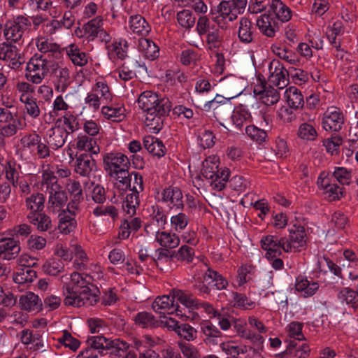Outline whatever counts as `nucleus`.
Listing matches in <instances>:
<instances>
[{"label": "nucleus", "instance_id": "7", "mask_svg": "<svg viewBox=\"0 0 358 358\" xmlns=\"http://www.w3.org/2000/svg\"><path fill=\"white\" fill-rule=\"evenodd\" d=\"M262 248L266 251L265 257L267 259H273L282 254V250L285 248V238L274 235H267L262 238Z\"/></svg>", "mask_w": 358, "mask_h": 358}, {"label": "nucleus", "instance_id": "31", "mask_svg": "<svg viewBox=\"0 0 358 358\" xmlns=\"http://www.w3.org/2000/svg\"><path fill=\"white\" fill-rule=\"evenodd\" d=\"M76 148L94 155H96L100 152V148L96 139L85 135L78 136L76 142Z\"/></svg>", "mask_w": 358, "mask_h": 358}, {"label": "nucleus", "instance_id": "58", "mask_svg": "<svg viewBox=\"0 0 358 358\" xmlns=\"http://www.w3.org/2000/svg\"><path fill=\"white\" fill-rule=\"evenodd\" d=\"M178 23L184 28L189 29L195 24L196 17L189 10H182L178 13Z\"/></svg>", "mask_w": 358, "mask_h": 358}, {"label": "nucleus", "instance_id": "8", "mask_svg": "<svg viewBox=\"0 0 358 358\" xmlns=\"http://www.w3.org/2000/svg\"><path fill=\"white\" fill-rule=\"evenodd\" d=\"M253 93L257 99L267 106L276 103L280 99L278 90L261 80L254 86Z\"/></svg>", "mask_w": 358, "mask_h": 358}, {"label": "nucleus", "instance_id": "21", "mask_svg": "<svg viewBox=\"0 0 358 358\" xmlns=\"http://www.w3.org/2000/svg\"><path fill=\"white\" fill-rule=\"evenodd\" d=\"M36 45L38 50L44 54L51 55L54 59H59L62 49L56 43H53L45 36H40L36 38Z\"/></svg>", "mask_w": 358, "mask_h": 358}, {"label": "nucleus", "instance_id": "44", "mask_svg": "<svg viewBox=\"0 0 358 358\" xmlns=\"http://www.w3.org/2000/svg\"><path fill=\"white\" fill-rule=\"evenodd\" d=\"M36 278V272L29 266L19 268L13 275V280L17 284L31 282Z\"/></svg>", "mask_w": 358, "mask_h": 358}, {"label": "nucleus", "instance_id": "56", "mask_svg": "<svg viewBox=\"0 0 358 358\" xmlns=\"http://www.w3.org/2000/svg\"><path fill=\"white\" fill-rule=\"evenodd\" d=\"M230 171L228 169H224L220 173L216 174L214 180L211 182L210 185L213 189L217 191H222L226 187V183L229 182Z\"/></svg>", "mask_w": 358, "mask_h": 358}, {"label": "nucleus", "instance_id": "52", "mask_svg": "<svg viewBox=\"0 0 358 358\" xmlns=\"http://www.w3.org/2000/svg\"><path fill=\"white\" fill-rule=\"evenodd\" d=\"M18 119L20 117L15 106L6 105L5 107H0V122L7 124Z\"/></svg>", "mask_w": 358, "mask_h": 358}, {"label": "nucleus", "instance_id": "50", "mask_svg": "<svg viewBox=\"0 0 358 358\" xmlns=\"http://www.w3.org/2000/svg\"><path fill=\"white\" fill-rule=\"evenodd\" d=\"M124 108L122 107L103 106L101 109L103 115L113 122H120L124 118Z\"/></svg>", "mask_w": 358, "mask_h": 358}, {"label": "nucleus", "instance_id": "23", "mask_svg": "<svg viewBox=\"0 0 358 358\" xmlns=\"http://www.w3.org/2000/svg\"><path fill=\"white\" fill-rule=\"evenodd\" d=\"M238 36L244 43H252L255 36V28L247 17H241L239 22Z\"/></svg>", "mask_w": 358, "mask_h": 358}, {"label": "nucleus", "instance_id": "32", "mask_svg": "<svg viewBox=\"0 0 358 358\" xmlns=\"http://www.w3.org/2000/svg\"><path fill=\"white\" fill-rule=\"evenodd\" d=\"M66 52L73 64L83 66L87 63L86 54L76 44H70L66 48Z\"/></svg>", "mask_w": 358, "mask_h": 358}, {"label": "nucleus", "instance_id": "13", "mask_svg": "<svg viewBox=\"0 0 358 358\" xmlns=\"http://www.w3.org/2000/svg\"><path fill=\"white\" fill-rule=\"evenodd\" d=\"M220 85L228 96L235 98L243 92L245 82L239 77L230 75L220 80Z\"/></svg>", "mask_w": 358, "mask_h": 358}, {"label": "nucleus", "instance_id": "2", "mask_svg": "<svg viewBox=\"0 0 358 358\" xmlns=\"http://www.w3.org/2000/svg\"><path fill=\"white\" fill-rule=\"evenodd\" d=\"M171 109V103L166 97H158L152 107V111H149L145 115V123L147 127L152 133H158L163 127L164 120Z\"/></svg>", "mask_w": 358, "mask_h": 358}, {"label": "nucleus", "instance_id": "1", "mask_svg": "<svg viewBox=\"0 0 358 358\" xmlns=\"http://www.w3.org/2000/svg\"><path fill=\"white\" fill-rule=\"evenodd\" d=\"M42 188L48 194V208L57 213L66 204L68 197L65 191L58 183L57 177L52 173L45 171L42 174Z\"/></svg>", "mask_w": 358, "mask_h": 358}, {"label": "nucleus", "instance_id": "37", "mask_svg": "<svg viewBox=\"0 0 358 358\" xmlns=\"http://www.w3.org/2000/svg\"><path fill=\"white\" fill-rule=\"evenodd\" d=\"M135 324L142 328H156L159 327V322L154 315L148 312H140L136 315L134 319Z\"/></svg>", "mask_w": 358, "mask_h": 358}, {"label": "nucleus", "instance_id": "20", "mask_svg": "<svg viewBox=\"0 0 358 358\" xmlns=\"http://www.w3.org/2000/svg\"><path fill=\"white\" fill-rule=\"evenodd\" d=\"M85 34H88L92 38L99 37L102 41H108V35L103 28V18L98 16L84 25Z\"/></svg>", "mask_w": 358, "mask_h": 358}, {"label": "nucleus", "instance_id": "17", "mask_svg": "<svg viewBox=\"0 0 358 358\" xmlns=\"http://www.w3.org/2000/svg\"><path fill=\"white\" fill-rule=\"evenodd\" d=\"M96 169V161L87 154H81L77 157L75 171L82 177H89Z\"/></svg>", "mask_w": 358, "mask_h": 358}, {"label": "nucleus", "instance_id": "49", "mask_svg": "<svg viewBox=\"0 0 358 358\" xmlns=\"http://www.w3.org/2000/svg\"><path fill=\"white\" fill-rule=\"evenodd\" d=\"M87 285H90V282L87 280L86 278H83L79 273L74 272L71 275L70 282L66 285L64 295L69 294V292H71V291L81 289L82 287Z\"/></svg>", "mask_w": 358, "mask_h": 358}, {"label": "nucleus", "instance_id": "53", "mask_svg": "<svg viewBox=\"0 0 358 358\" xmlns=\"http://www.w3.org/2000/svg\"><path fill=\"white\" fill-rule=\"evenodd\" d=\"M138 194L136 193L128 194L122 203L123 210L130 217L136 213V207L138 206Z\"/></svg>", "mask_w": 358, "mask_h": 358}, {"label": "nucleus", "instance_id": "41", "mask_svg": "<svg viewBox=\"0 0 358 358\" xmlns=\"http://www.w3.org/2000/svg\"><path fill=\"white\" fill-rule=\"evenodd\" d=\"M22 308L27 310H35L41 308L42 303L38 296L33 292H28L20 298Z\"/></svg>", "mask_w": 358, "mask_h": 358}, {"label": "nucleus", "instance_id": "35", "mask_svg": "<svg viewBox=\"0 0 358 358\" xmlns=\"http://www.w3.org/2000/svg\"><path fill=\"white\" fill-rule=\"evenodd\" d=\"M343 32V24L340 20L334 22L331 25H329L327 27L326 36L331 44L338 50L341 47V43L336 41V36L342 34Z\"/></svg>", "mask_w": 358, "mask_h": 358}, {"label": "nucleus", "instance_id": "24", "mask_svg": "<svg viewBox=\"0 0 358 358\" xmlns=\"http://www.w3.org/2000/svg\"><path fill=\"white\" fill-rule=\"evenodd\" d=\"M317 184L324 189L326 198L329 201L339 200L343 196V192L342 189L336 184L329 183L328 179L320 177L317 180Z\"/></svg>", "mask_w": 358, "mask_h": 358}, {"label": "nucleus", "instance_id": "33", "mask_svg": "<svg viewBox=\"0 0 358 358\" xmlns=\"http://www.w3.org/2000/svg\"><path fill=\"white\" fill-rule=\"evenodd\" d=\"M138 50L142 52L145 57L150 59H155L158 57L159 48L151 40L145 38L138 39Z\"/></svg>", "mask_w": 358, "mask_h": 358}, {"label": "nucleus", "instance_id": "5", "mask_svg": "<svg viewBox=\"0 0 358 358\" xmlns=\"http://www.w3.org/2000/svg\"><path fill=\"white\" fill-rule=\"evenodd\" d=\"M31 25L28 17L18 15L13 20L7 21L3 29V35L6 40L17 43L21 40L24 32Z\"/></svg>", "mask_w": 358, "mask_h": 358}, {"label": "nucleus", "instance_id": "60", "mask_svg": "<svg viewBox=\"0 0 358 358\" xmlns=\"http://www.w3.org/2000/svg\"><path fill=\"white\" fill-rule=\"evenodd\" d=\"M57 341L66 348H69L73 351L77 350L80 344V341L73 337L71 334L67 330L63 331L62 336L58 338Z\"/></svg>", "mask_w": 358, "mask_h": 358}, {"label": "nucleus", "instance_id": "12", "mask_svg": "<svg viewBox=\"0 0 358 358\" xmlns=\"http://www.w3.org/2000/svg\"><path fill=\"white\" fill-rule=\"evenodd\" d=\"M0 59L8 63V66L17 69L24 62L16 46L7 43L0 44Z\"/></svg>", "mask_w": 358, "mask_h": 358}, {"label": "nucleus", "instance_id": "3", "mask_svg": "<svg viewBox=\"0 0 358 358\" xmlns=\"http://www.w3.org/2000/svg\"><path fill=\"white\" fill-rule=\"evenodd\" d=\"M52 62L41 54L33 55L27 64L25 77L34 84H40L48 76Z\"/></svg>", "mask_w": 358, "mask_h": 358}, {"label": "nucleus", "instance_id": "22", "mask_svg": "<svg viewBox=\"0 0 358 358\" xmlns=\"http://www.w3.org/2000/svg\"><path fill=\"white\" fill-rule=\"evenodd\" d=\"M39 141H41V137L38 134H29L23 136L21 138V156L25 159H30L34 157L36 155L35 150Z\"/></svg>", "mask_w": 358, "mask_h": 358}, {"label": "nucleus", "instance_id": "10", "mask_svg": "<svg viewBox=\"0 0 358 358\" xmlns=\"http://www.w3.org/2000/svg\"><path fill=\"white\" fill-rule=\"evenodd\" d=\"M105 170L108 174L117 171L129 169L130 162L128 157L121 152H109L103 157Z\"/></svg>", "mask_w": 358, "mask_h": 358}, {"label": "nucleus", "instance_id": "29", "mask_svg": "<svg viewBox=\"0 0 358 358\" xmlns=\"http://www.w3.org/2000/svg\"><path fill=\"white\" fill-rule=\"evenodd\" d=\"M285 97L288 105L292 108L299 109L304 104L303 95L296 87L292 86L287 89Z\"/></svg>", "mask_w": 358, "mask_h": 358}, {"label": "nucleus", "instance_id": "62", "mask_svg": "<svg viewBox=\"0 0 358 358\" xmlns=\"http://www.w3.org/2000/svg\"><path fill=\"white\" fill-rule=\"evenodd\" d=\"M176 333L178 336L188 341H193L196 338V330L188 324H180L176 328Z\"/></svg>", "mask_w": 358, "mask_h": 358}, {"label": "nucleus", "instance_id": "61", "mask_svg": "<svg viewBox=\"0 0 358 358\" xmlns=\"http://www.w3.org/2000/svg\"><path fill=\"white\" fill-rule=\"evenodd\" d=\"M128 43L125 39L120 38L111 45V50L115 53L117 58L123 60L127 57Z\"/></svg>", "mask_w": 358, "mask_h": 358}, {"label": "nucleus", "instance_id": "48", "mask_svg": "<svg viewBox=\"0 0 358 358\" xmlns=\"http://www.w3.org/2000/svg\"><path fill=\"white\" fill-rule=\"evenodd\" d=\"M201 173L207 179L214 180L218 173L217 159L215 157H209L203 162Z\"/></svg>", "mask_w": 358, "mask_h": 358}, {"label": "nucleus", "instance_id": "42", "mask_svg": "<svg viewBox=\"0 0 358 358\" xmlns=\"http://www.w3.org/2000/svg\"><path fill=\"white\" fill-rule=\"evenodd\" d=\"M159 96L151 91H145L143 92L138 99V104L145 114L149 111H152L153 104L158 101Z\"/></svg>", "mask_w": 358, "mask_h": 358}, {"label": "nucleus", "instance_id": "59", "mask_svg": "<svg viewBox=\"0 0 358 358\" xmlns=\"http://www.w3.org/2000/svg\"><path fill=\"white\" fill-rule=\"evenodd\" d=\"M216 29L215 25L206 16H201L198 19L196 31L199 36L207 35Z\"/></svg>", "mask_w": 358, "mask_h": 358}, {"label": "nucleus", "instance_id": "46", "mask_svg": "<svg viewBox=\"0 0 358 358\" xmlns=\"http://www.w3.org/2000/svg\"><path fill=\"white\" fill-rule=\"evenodd\" d=\"M73 216L71 214L70 215L66 212L59 215V222L58 228L62 234H68L76 229L77 222Z\"/></svg>", "mask_w": 358, "mask_h": 358}, {"label": "nucleus", "instance_id": "63", "mask_svg": "<svg viewBox=\"0 0 358 358\" xmlns=\"http://www.w3.org/2000/svg\"><path fill=\"white\" fill-rule=\"evenodd\" d=\"M87 343L91 348L94 350L110 349V340L102 336H94L87 339Z\"/></svg>", "mask_w": 358, "mask_h": 358}, {"label": "nucleus", "instance_id": "9", "mask_svg": "<svg viewBox=\"0 0 358 358\" xmlns=\"http://www.w3.org/2000/svg\"><path fill=\"white\" fill-rule=\"evenodd\" d=\"M345 117L341 109L329 108L323 115L322 124L326 131H338L342 129Z\"/></svg>", "mask_w": 358, "mask_h": 358}, {"label": "nucleus", "instance_id": "27", "mask_svg": "<svg viewBox=\"0 0 358 358\" xmlns=\"http://www.w3.org/2000/svg\"><path fill=\"white\" fill-rule=\"evenodd\" d=\"M45 197L43 194L34 192L25 198V206L30 210L29 214L42 212L44 208Z\"/></svg>", "mask_w": 358, "mask_h": 358}, {"label": "nucleus", "instance_id": "38", "mask_svg": "<svg viewBox=\"0 0 358 358\" xmlns=\"http://www.w3.org/2000/svg\"><path fill=\"white\" fill-rule=\"evenodd\" d=\"M173 298L178 301L182 305L189 310L196 309L199 301L193 297L192 294H188L180 289H173L172 290Z\"/></svg>", "mask_w": 358, "mask_h": 358}, {"label": "nucleus", "instance_id": "6", "mask_svg": "<svg viewBox=\"0 0 358 358\" xmlns=\"http://www.w3.org/2000/svg\"><path fill=\"white\" fill-rule=\"evenodd\" d=\"M306 234L303 225L299 223L293 224L289 229V238H285V252L301 251L306 245Z\"/></svg>", "mask_w": 358, "mask_h": 358}, {"label": "nucleus", "instance_id": "28", "mask_svg": "<svg viewBox=\"0 0 358 358\" xmlns=\"http://www.w3.org/2000/svg\"><path fill=\"white\" fill-rule=\"evenodd\" d=\"M57 90L64 92L71 83L70 71L67 67L57 66L53 70Z\"/></svg>", "mask_w": 358, "mask_h": 358}, {"label": "nucleus", "instance_id": "4", "mask_svg": "<svg viewBox=\"0 0 358 358\" xmlns=\"http://www.w3.org/2000/svg\"><path fill=\"white\" fill-rule=\"evenodd\" d=\"M98 299V295L96 292H92L89 285H87L82 287L81 289L71 291V292H69V294H65L64 303L66 306L75 307L85 305L93 306L97 302Z\"/></svg>", "mask_w": 358, "mask_h": 358}, {"label": "nucleus", "instance_id": "25", "mask_svg": "<svg viewBox=\"0 0 358 358\" xmlns=\"http://www.w3.org/2000/svg\"><path fill=\"white\" fill-rule=\"evenodd\" d=\"M143 145L150 153L158 157H163L166 153V148L162 141L152 136L144 138Z\"/></svg>", "mask_w": 358, "mask_h": 358}, {"label": "nucleus", "instance_id": "30", "mask_svg": "<svg viewBox=\"0 0 358 358\" xmlns=\"http://www.w3.org/2000/svg\"><path fill=\"white\" fill-rule=\"evenodd\" d=\"M129 28L134 32L138 35L145 36L150 30L148 23L145 18L140 15H132L129 18Z\"/></svg>", "mask_w": 358, "mask_h": 358}, {"label": "nucleus", "instance_id": "43", "mask_svg": "<svg viewBox=\"0 0 358 358\" xmlns=\"http://www.w3.org/2000/svg\"><path fill=\"white\" fill-rule=\"evenodd\" d=\"M296 289L302 293L304 297L313 296L317 290L319 286L317 282L310 283L307 279L299 277L296 280Z\"/></svg>", "mask_w": 358, "mask_h": 358}, {"label": "nucleus", "instance_id": "34", "mask_svg": "<svg viewBox=\"0 0 358 358\" xmlns=\"http://www.w3.org/2000/svg\"><path fill=\"white\" fill-rule=\"evenodd\" d=\"M27 218L32 224L36 227L38 231H46L52 227L50 218L41 212L29 214Z\"/></svg>", "mask_w": 358, "mask_h": 358}, {"label": "nucleus", "instance_id": "51", "mask_svg": "<svg viewBox=\"0 0 358 358\" xmlns=\"http://www.w3.org/2000/svg\"><path fill=\"white\" fill-rule=\"evenodd\" d=\"M20 101L24 103L25 110L30 117L37 118L40 115L41 110L35 99L22 94L20 96Z\"/></svg>", "mask_w": 358, "mask_h": 358}, {"label": "nucleus", "instance_id": "26", "mask_svg": "<svg viewBox=\"0 0 358 358\" xmlns=\"http://www.w3.org/2000/svg\"><path fill=\"white\" fill-rule=\"evenodd\" d=\"M155 241L164 248L173 249L180 244V238L175 234L166 231H156Z\"/></svg>", "mask_w": 358, "mask_h": 358}, {"label": "nucleus", "instance_id": "54", "mask_svg": "<svg viewBox=\"0 0 358 358\" xmlns=\"http://www.w3.org/2000/svg\"><path fill=\"white\" fill-rule=\"evenodd\" d=\"M64 265L59 259H51L47 261L43 269L44 272L50 275L56 276L64 271Z\"/></svg>", "mask_w": 358, "mask_h": 358}, {"label": "nucleus", "instance_id": "55", "mask_svg": "<svg viewBox=\"0 0 358 358\" xmlns=\"http://www.w3.org/2000/svg\"><path fill=\"white\" fill-rule=\"evenodd\" d=\"M332 178L341 185H350L352 180V171L345 167H335Z\"/></svg>", "mask_w": 358, "mask_h": 358}, {"label": "nucleus", "instance_id": "18", "mask_svg": "<svg viewBox=\"0 0 358 358\" xmlns=\"http://www.w3.org/2000/svg\"><path fill=\"white\" fill-rule=\"evenodd\" d=\"M19 242L13 238L0 239V259L10 260L14 259L20 252Z\"/></svg>", "mask_w": 358, "mask_h": 358}, {"label": "nucleus", "instance_id": "14", "mask_svg": "<svg viewBox=\"0 0 358 358\" xmlns=\"http://www.w3.org/2000/svg\"><path fill=\"white\" fill-rule=\"evenodd\" d=\"M270 79L279 89H283L288 83L289 70H286L278 60H273L269 65Z\"/></svg>", "mask_w": 358, "mask_h": 358}, {"label": "nucleus", "instance_id": "11", "mask_svg": "<svg viewBox=\"0 0 358 358\" xmlns=\"http://www.w3.org/2000/svg\"><path fill=\"white\" fill-rule=\"evenodd\" d=\"M210 13L213 21L217 23H220V18L232 22L241 14L231 1H222L216 8H211Z\"/></svg>", "mask_w": 358, "mask_h": 358}, {"label": "nucleus", "instance_id": "19", "mask_svg": "<svg viewBox=\"0 0 358 358\" xmlns=\"http://www.w3.org/2000/svg\"><path fill=\"white\" fill-rule=\"evenodd\" d=\"M162 201L171 208H183V196L181 190L176 187H169L162 193Z\"/></svg>", "mask_w": 358, "mask_h": 358}, {"label": "nucleus", "instance_id": "45", "mask_svg": "<svg viewBox=\"0 0 358 358\" xmlns=\"http://www.w3.org/2000/svg\"><path fill=\"white\" fill-rule=\"evenodd\" d=\"M203 279L208 284L213 283L217 289H224L228 285L227 280L222 275L210 268L205 273Z\"/></svg>", "mask_w": 358, "mask_h": 358}, {"label": "nucleus", "instance_id": "47", "mask_svg": "<svg viewBox=\"0 0 358 358\" xmlns=\"http://www.w3.org/2000/svg\"><path fill=\"white\" fill-rule=\"evenodd\" d=\"M231 119L234 124L241 129L244 122H247L251 119V114L244 106H240L233 110Z\"/></svg>", "mask_w": 358, "mask_h": 358}, {"label": "nucleus", "instance_id": "15", "mask_svg": "<svg viewBox=\"0 0 358 358\" xmlns=\"http://www.w3.org/2000/svg\"><path fill=\"white\" fill-rule=\"evenodd\" d=\"M174 299L168 295H163L157 297L152 304V309L159 314H173L176 313L177 315H182L179 306L174 304Z\"/></svg>", "mask_w": 358, "mask_h": 358}, {"label": "nucleus", "instance_id": "36", "mask_svg": "<svg viewBox=\"0 0 358 358\" xmlns=\"http://www.w3.org/2000/svg\"><path fill=\"white\" fill-rule=\"evenodd\" d=\"M257 26L261 31L268 37H273L278 30L275 22L269 15H263L257 20Z\"/></svg>", "mask_w": 358, "mask_h": 358}, {"label": "nucleus", "instance_id": "40", "mask_svg": "<svg viewBox=\"0 0 358 358\" xmlns=\"http://www.w3.org/2000/svg\"><path fill=\"white\" fill-rule=\"evenodd\" d=\"M271 10L282 22H287L291 18V10L280 0H273Z\"/></svg>", "mask_w": 358, "mask_h": 358}, {"label": "nucleus", "instance_id": "57", "mask_svg": "<svg viewBox=\"0 0 358 358\" xmlns=\"http://www.w3.org/2000/svg\"><path fill=\"white\" fill-rule=\"evenodd\" d=\"M297 135L303 140L314 141L317 136V133L312 124L305 122L299 126Z\"/></svg>", "mask_w": 358, "mask_h": 358}, {"label": "nucleus", "instance_id": "64", "mask_svg": "<svg viewBox=\"0 0 358 358\" xmlns=\"http://www.w3.org/2000/svg\"><path fill=\"white\" fill-rule=\"evenodd\" d=\"M342 143L343 138L340 136L336 135L326 139L323 145L326 148L327 152L332 155H336L338 154L339 147L341 145Z\"/></svg>", "mask_w": 358, "mask_h": 358}, {"label": "nucleus", "instance_id": "39", "mask_svg": "<svg viewBox=\"0 0 358 358\" xmlns=\"http://www.w3.org/2000/svg\"><path fill=\"white\" fill-rule=\"evenodd\" d=\"M109 176L115 180V185L122 190L127 189L131 186L132 173L129 172V169H123L113 172Z\"/></svg>", "mask_w": 358, "mask_h": 358}, {"label": "nucleus", "instance_id": "16", "mask_svg": "<svg viewBox=\"0 0 358 358\" xmlns=\"http://www.w3.org/2000/svg\"><path fill=\"white\" fill-rule=\"evenodd\" d=\"M69 134L64 127L55 125L47 131V143L57 150L64 145Z\"/></svg>", "mask_w": 358, "mask_h": 358}]
</instances>
